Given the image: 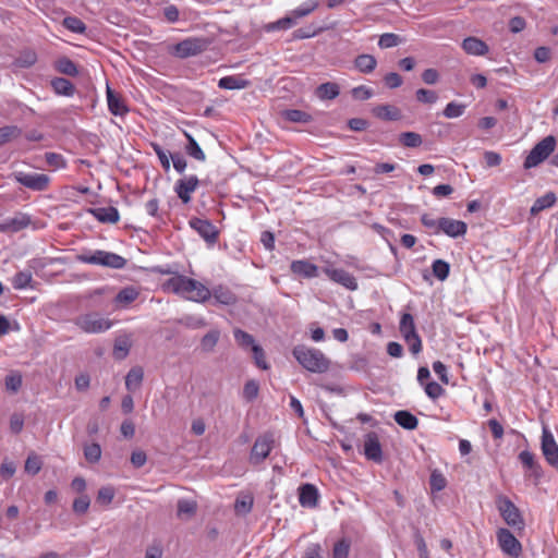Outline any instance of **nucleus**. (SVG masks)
Wrapping results in <instances>:
<instances>
[{
  "label": "nucleus",
  "instance_id": "f257e3e1",
  "mask_svg": "<svg viewBox=\"0 0 558 558\" xmlns=\"http://www.w3.org/2000/svg\"><path fill=\"white\" fill-rule=\"evenodd\" d=\"M165 288L194 302H205L211 296V292L206 286L183 275H177L168 279Z\"/></svg>",
  "mask_w": 558,
  "mask_h": 558
},
{
  "label": "nucleus",
  "instance_id": "f03ea898",
  "mask_svg": "<svg viewBox=\"0 0 558 558\" xmlns=\"http://www.w3.org/2000/svg\"><path fill=\"white\" fill-rule=\"evenodd\" d=\"M294 359L308 372L322 374L329 369L330 361L318 349L300 344L292 350Z\"/></svg>",
  "mask_w": 558,
  "mask_h": 558
},
{
  "label": "nucleus",
  "instance_id": "7ed1b4c3",
  "mask_svg": "<svg viewBox=\"0 0 558 558\" xmlns=\"http://www.w3.org/2000/svg\"><path fill=\"white\" fill-rule=\"evenodd\" d=\"M210 40L205 37H189L169 47V53L179 59L195 57L208 49Z\"/></svg>",
  "mask_w": 558,
  "mask_h": 558
},
{
  "label": "nucleus",
  "instance_id": "20e7f679",
  "mask_svg": "<svg viewBox=\"0 0 558 558\" xmlns=\"http://www.w3.org/2000/svg\"><path fill=\"white\" fill-rule=\"evenodd\" d=\"M73 323L86 333H100L112 326L111 320L102 317L97 312L78 315L74 318Z\"/></svg>",
  "mask_w": 558,
  "mask_h": 558
},
{
  "label": "nucleus",
  "instance_id": "39448f33",
  "mask_svg": "<svg viewBox=\"0 0 558 558\" xmlns=\"http://www.w3.org/2000/svg\"><path fill=\"white\" fill-rule=\"evenodd\" d=\"M556 138L551 135L538 142L526 156L523 167L531 169L543 162L555 149Z\"/></svg>",
  "mask_w": 558,
  "mask_h": 558
},
{
  "label": "nucleus",
  "instance_id": "423d86ee",
  "mask_svg": "<svg viewBox=\"0 0 558 558\" xmlns=\"http://www.w3.org/2000/svg\"><path fill=\"white\" fill-rule=\"evenodd\" d=\"M497 508L506 523L512 527L523 529L524 521L519 508L506 496H499Z\"/></svg>",
  "mask_w": 558,
  "mask_h": 558
},
{
  "label": "nucleus",
  "instance_id": "0eeeda50",
  "mask_svg": "<svg viewBox=\"0 0 558 558\" xmlns=\"http://www.w3.org/2000/svg\"><path fill=\"white\" fill-rule=\"evenodd\" d=\"M13 178L16 182L32 191H46L49 186L50 179L44 173H27L23 171H16L13 173Z\"/></svg>",
  "mask_w": 558,
  "mask_h": 558
},
{
  "label": "nucleus",
  "instance_id": "6e6552de",
  "mask_svg": "<svg viewBox=\"0 0 558 558\" xmlns=\"http://www.w3.org/2000/svg\"><path fill=\"white\" fill-rule=\"evenodd\" d=\"M190 227L195 230L208 245H214L219 239V230L208 219L193 217L189 220Z\"/></svg>",
  "mask_w": 558,
  "mask_h": 558
},
{
  "label": "nucleus",
  "instance_id": "1a4fd4ad",
  "mask_svg": "<svg viewBox=\"0 0 558 558\" xmlns=\"http://www.w3.org/2000/svg\"><path fill=\"white\" fill-rule=\"evenodd\" d=\"M275 439L271 433H265L258 436L252 447L250 460L253 464H259L270 453L274 448Z\"/></svg>",
  "mask_w": 558,
  "mask_h": 558
},
{
  "label": "nucleus",
  "instance_id": "9d476101",
  "mask_svg": "<svg viewBox=\"0 0 558 558\" xmlns=\"http://www.w3.org/2000/svg\"><path fill=\"white\" fill-rule=\"evenodd\" d=\"M497 541L501 550L512 557L518 558L522 554V545L515 536L507 529H499L497 532Z\"/></svg>",
  "mask_w": 558,
  "mask_h": 558
},
{
  "label": "nucleus",
  "instance_id": "9b49d317",
  "mask_svg": "<svg viewBox=\"0 0 558 558\" xmlns=\"http://www.w3.org/2000/svg\"><path fill=\"white\" fill-rule=\"evenodd\" d=\"M541 448L548 464L558 470V445L547 427H543Z\"/></svg>",
  "mask_w": 558,
  "mask_h": 558
},
{
  "label": "nucleus",
  "instance_id": "f8f14e48",
  "mask_svg": "<svg viewBox=\"0 0 558 558\" xmlns=\"http://www.w3.org/2000/svg\"><path fill=\"white\" fill-rule=\"evenodd\" d=\"M199 180L196 175L184 177L177 181L174 192L183 204L191 202V194L197 189Z\"/></svg>",
  "mask_w": 558,
  "mask_h": 558
},
{
  "label": "nucleus",
  "instance_id": "ddd939ff",
  "mask_svg": "<svg viewBox=\"0 0 558 558\" xmlns=\"http://www.w3.org/2000/svg\"><path fill=\"white\" fill-rule=\"evenodd\" d=\"M364 454L367 460L376 463H380L383 461L381 445L378 435L375 432H369L365 435Z\"/></svg>",
  "mask_w": 558,
  "mask_h": 558
},
{
  "label": "nucleus",
  "instance_id": "4468645a",
  "mask_svg": "<svg viewBox=\"0 0 558 558\" xmlns=\"http://www.w3.org/2000/svg\"><path fill=\"white\" fill-rule=\"evenodd\" d=\"M438 230L450 238H458L466 233L468 226L462 220L442 217L439 218Z\"/></svg>",
  "mask_w": 558,
  "mask_h": 558
},
{
  "label": "nucleus",
  "instance_id": "2eb2a0df",
  "mask_svg": "<svg viewBox=\"0 0 558 558\" xmlns=\"http://www.w3.org/2000/svg\"><path fill=\"white\" fill-rule=\"evenodd\" d=\"M325 272L332 281L343 286L344 288L352 291L357 289L356 279L347 270L338 268H326Z\"/></svg>",
  "mask_w": 558,
  "mask_h": 558
},
{
  "label": "nucleus",
  "instance_id": "dca6fc26",
  "mask_svg": "<svg viewBox=\"0 0 558 558\" xmlns=\"http://www.w3.org/2000/svg\"><path fill=\"white\" fill-rule=\"evenodd\" d=\"M31 223V217L26 214H16L0 223V231L8 233L19 232Z\"/></svg>",
  "mask_w": 558,
  "mask_h": 558
},
{
  "label": "nucleus",
  "instance_id": "f3484780",
  "mask_svg": "<svg viewBox=\"0 0 558 558\" xmlns=\"http://www.w3.org/2000/svg\"><path fill=\"white\" fill-rule=\"evenodd\" d=\"M319 498L318 489L315 485L306 483L299 487V502L304 508H314Z\"/></svg>",
  "mask_w": 558,
  "mask_h": 558
},
{
  "label": "nucleus",
  "instance_id": "a211bd4d",
  "mask_svg": "<svg viewBox=\"0 0 558 558\" xmlns=\"http://www.w3.org/2000/svg\"><path fill=\"white\" fill-rule=\"evenodd\" d=\"M519 460L523 466L530 471V476H532L534 478V483L537 484L543 476V470L539 463L535 460V456L529 450H523L519 454Z\"/></svg>",
  "mask_w": 558,
  "mask_h": 558
},
{
  "label": "nucleus",
  "instance_id": "6ab92c4d",
  "mask_svg": "<svg viewBox=\"0 0 558 558\" xmlns=\"http://www.w3.org/2000/svg\"><path fill=\"white\" fill-rule=\"evenodd\" d=\"M126 259L116 253L98 250V266L122 269L126 265Z\"/></svg>",
  "mask_w": 558,
  "mask_h": 558
},
{
  "label": "nucleus",
  "instance_id": "aec40b11",
  "mask_svg": "<svg viewBox=\"0 0 558 558\" xmlns=\"http://www.w3.org/2000/svg\"><path fill=\"white\" fill-rule=\"evenodd\" d=\"M107 102L108 109L113 116H124L129 112V108L122 97L109 86H107Z\"/></svg>",
  "mask_w": 558,
  "mask_h": 558
},
{
  "label": "nucleus",
  "instance_id": "412c9836",
  "mask_svg": "<svg viewBox=\"0 0 558 558\" xmlns=\"http://www.w3.org/2000/svg\"><path fill=\"white\" fill-rule=\"evenodd\" d=\"M290 268L294 275L303 278H315L318 276V267L305 259L293 260Z\"/></svg>",
  "mask_w": 558,
  "mask_h": 558
},
{
  "label": "nucleus",
  "instance_id": "4be33fe9",
  "mask_svg": "<svg viewBox=\"0 0 558 558\" xmlns=\"http://www.w3.org/2000/svg\"><path fill=\"white\" fill-rule=\"evenodd\" d=\"M88 213L102 223H116L120 218L118 209L113 206L89 208Z\"/></svg>",
  "mask_w": 558,
  "mask_h": 558
},
{
  "label": "nucleus",
  "instance_id": "5701e85b",
  "mask_svg": "<svg viewBox=\"0 0 558 558\" xmlns=\"http://www.w3.org/2000/svg\"><path fill=\"white\" fill-rule=\"evenodd\" d=\"M462 48L468 54L484 56L488 52L489 48L485 41L477 37H466L462 41Z\"/></svg>",
  "mask_w": 558,
  "mask_h": 558
},
{
  "label": "nucleus",
  "instance_id": "b1692460",
  "mask_svg": "<svg viewBox=\"0 0 558 558\" xmlns=\"http://www.w3.org/2000/svg\"><path fill=\"white\" fill-rule=\"evenodd\" d=\"M373 114L385 121H398L401 119V110L393 105H378L373 108Z\"/></svg>",
  "mask_w": 558,
  "mask_h": 558
},
{
  "label": "nucleus",
  "instance_id": "393cba45",
  "mask_svg": "<svg viewBox=\"0 0 558 558\" xmlns=\"http://www.w3.org/2000/svg\"><path fill=\"white\" fill-rule=\"evenodd\" d=\"M50 85L57 95L65 97H72L76 90L74 84L64 77L52 78Z\"/></svg>",
  "mask_w": 558,
  "mask_h": 558
},
{
  "label": "nucleus",
  "instance_id": "a878e982",
  "mask_svg": "<svg viewBox=\"0 0 558 558\" xmlns=\"http://www.w3.org/2000/svg\"><path fill=\"white\" fill-rule=\"evenodd\" d=\"M250 81L239 75L223 76L218 82V87L222 89H243L250 86Z\"/></svg>",
  "mask_w": 558,
  "mask_h": 558
},
{
  "label": "nucleus",
  "instance_id": "bb28decb",
  "mask_svg": "<svg viewBox=\"0 0 558 558\" xmlns=\"http://www.w3.org/2000/svg\"><path fill=\"white\" fill-rule=\"evenodd\" d=\"M393 418L398 425L408 430H413L418 425L417 417L407 410L397 411Z\"/></svg>",
  "mask_w": 558,
  "mask_h": 558
},
{
  "label": "nucleus",
  "instance_id": "cd10ccee",
  "mask_svg": "<svg viewBox=\"0 0 558 558\" xmlns=\"http://www.w3.org/2000/svg\"><path fill=\"white\" fill-rule=\"evenodd\" d=\"M354 66L361 73L368 74V73H372L376 69L377 60L372 54H367V53L359 54L354 59Z\"/></svg>",
  "mask_w": 558,
  "mask_h": 558
},
{
  "label": "nucleus",
  "instance_id": "c85d7f7f",
  "mask_svg": "<svg viewBox=\"0 0 558 558\" xmlns=\"http://www.w3.org/2000/svg\"><path fill=\"white\" fill-rule=\"evenodd\" d=\"M144 371L141 366L132 367L125 376V388L129 391H136L143 381Z\"/></svg>",
  "mask_w": 558,
  "mask_h": 558
},
{
  "label": "nucleus",
  "instance_id": "c756f323",
  "mask_svg": "<svg viewBox=\"0 0 558 558\" xmlns=\"http://www.w3.org/2000/svg\"><path fill=\"white\" fill-rule=\"evenodd\" d=\"M281 117L292 123L307 124L313 121V117L310 113L299 109H286L281 111Z\"/></svg>",
  "mask_w": 558,
  "mask_h": 558
},
{
  "label": "nucleus",
  "instance_id": "7c9ffc66",
  "mask_svg": "<svg viewBox=\"0 0 558 558\" xmlns=\"http://www.w3.org/2000/svg\"><path fill=\"white\" fill-rule=\"evenodd\" d=\"M184 135L187 140V144L184 146V151L190 157L194 158L197 161L204 162L206 160V155L196 142V140L189 134L187 132H184Z\"/></svg>",
  "mask_w": 558,
  "mask_h": 558
},
{
  "label": "nucleus",
  "instance_id": "2f4dec72",
  "mask_svg": "<svg viewBox=\"0 0 558 558\" xmlns=\"http://www.w3.org/2000/svg\"><path fill=\"white\" fill-rule=\"evenodd\" d=\"M210 292L217 303L232 305L236 302L235 294L223 286H218Z\"/></svg>",
  "mask_w": 558,
  "mask_h": 558
},
{
  "label": "nucleus",
  "instance_id": "473e14b6",
  "mask_svg": "<svg viewBox=\"0 0 558 558\" xmlns=\"http://www.w3.org/2000/svg\"><path fill=\"white\" fill-rule=\"evenodd\" d=\"M556 195L554 192H547L545 195L538 197L534 204L532 205L530 213L533 216H536L544 209L550 208L556 203Z\"/></svg>",
  "mask_w": 558,
  "mask_h": 558
},
{
  "label": "nucleus",
  "instance_id": "72a5a7b5",
  "mask_svg": "<svg viewBox=\"0 0 558 558\" xmlns=\"http://www.w3.org/2000/svg\"><path fill=\"white\" fill-rule=\"evenodd\" d=\"M54 68L58 72L68 76L75 77L80 74L77 65L68 57L58 59L54 63Z\"/></svg>",
  "mask_w": 558,
  "mask_h": 558
},
{
  "label": "nucleus",
  "instance_id": "f704fd0d",
  "mask_svg": "<svg viewBox=\"0 0 558 558\" xmlns=\"http://www.w3.org/2000/svg\"><path fill=\"white\" fill-rule=\"evenodd\" d=\"M339 94V85L332 82L323 83L316 88V96L323 100L335 99Z\"/></svg>",
  "mask_w": 558,
  "mask_h": 558
},
{
  "label": "nucleus",
  "instance_id": "c9c22d12",
  "mask_svg": "<svg viewBox=\"0 0 558 558\" xmlns=\"http://www.w3.org/2000/svg\"><path fill=\"white\" fill-rule=\"evenodd\" d=\"M399 330L403 338L417 333L414 317L410 313L402 314L399 323Z\"/></svg>",
  "mask_w": 558,
  "mask_h": 558
},
{
  "label": "nucleus",
  "instance_id": "e433bc0d",
  "mask_svg": "<svg viewBox=\"0 0 558 558\" xmlns=\"http://www.w3.org/2000/svg\"><path fill=\"white\" fill-rule=\"evenodd\" d=\"M220 338L218 329H211L201 339V348L204 352H213Z\"/></svg>",
  "mask_w": 558,
  "mask_h": 558
},
{
  "label": "nucleus",
  "instance_id": "4c0bfd02",
  "mask_svg": "<svg viewBox=\"0 0 558 558\" xmlns=\"http://www.w3.org/2000/svg\"><path fill=\"white\" fill-rule=\"evenodd\" d=\"M399 143L408 148H415L422 145L423 138L415 132H402L399 134Z\"/></svg>",
  "mask_w": 558,
  "mask_h": 558
},
{
  "label": "nucleus",
  "instance_id": "58836bf2",
  "mask_svg": "<svg viewBox=\"0 0 558 558\" xmlns=\"http://www.w3.org/2000/svg\"><path fill=\"white\" fill-rule=\"evenodd\" d=\"M138 291L134 287L123 288L116 295V302L119 304L128 305L138 298Z\"/></svg>",
  "mask_w": 558,
  "mask_h": 558
},
{
  "label": "nucleus",
  "instance_id": "ea45409f",
  "mask_svg": "<svg viewBox=\"0 0 558 558\" xmlns=\"http://www.w3.org/2000/svg\"><path fill=\"white\" fill-rule=\"evenodd\" d=\"M233 336H234L236 343L243 349H247V348L253 349L254 345H257L255 343L254 337L240 328H235L233 330Z\"/></svg>",
  "mask_w": 558,
  "mask_h": 558
},
{
  "label": "nucleus",
  "instance_id": "a19ab883",
  "mask_svg": "<svg viewBox=\"0 0 558 558\" xmlns=\"http://www.w3.org/2000/svg\"><path fill=\"white\" fill-rule=\"evenodd\" d=\"M22 134V130L16 125H5L0 128V146L17 138Z\"/></svg>",
  "mask_w": 558,
  "mask_h": 558
},
{
  "label": "nucleus",
  "instance_id": "79ce46f5",
  "mask_svg": "<svg viewBox=\"0 0 558 558\" xmlns=\"http://www.w3.org/2000/svg\"><path fill=\"white\" fill-rule=\"evenodd\" d=\"M317 7H318V2L316 0H310L305 3H303L302 5H300L299 8L294 9L293 11H291L290 15L294 19V22L296 23V21L299 19L307 16Z\"/></svg>",
  "mask_w": 558,
  "mask_h": 558
},
{
  "label": "nucleus",
  "instance_id": "37998d69",
  "mask_svg": "<svg viewBox=\"0 0 558 558\" xmlns=\"http://www.w3.org/2000/svg\"><path fill=\"white\" fill-rule=\"evenodd\" d=\"M33 281V276L31 271H19L12 279L13 288L16 290H22L28 287H32L31 283Z\"/></svg>",
  "mask_w": 558,
  "mask_h": 558
},
{
  "label": "nucleus",
  "instance_id": "c03bdc74",
  "mask_svg": "<svg viewBox=\"0 0 558 558\" xmlns=\"http://www.w3.org/2000/svg\"><path fill=\"white\" fill-rule=\"evenodd\" d=\"M295 24L294 19L291 15H287L282 19H279L276 22L268 23L265 25L266 32H275L280 29H289Z\"/></svg>",
  "mask_w": 558,
  "mask_h": 558
},
{
  "label": "nucleus",
  "instance_id": "a18cd8bd",
  "mask_svg": "<svg viewBox=\"0 0 558 558\" xmlns=\"http://www.w3.org/2000/svg\"><path fill=\"white\" fill-rule=\"evenodd\" d=\"M114 495L116 490L112 486H104L97 493L96 502L101 506H108L112 502Z\"/></svg>",
  "mask_w": 558,
  "mask_h": 558
},
{
  "label": "nucleus",
  "instance_id": "49530a36",
  "mask_svg": "<svg viewBox=\"0 0 558 558\" xmlns=\"http://www.w3.org/2000/svg\"><path fill=\"white\" fill-rule=\"evenodd\" d=\"M177 514L179 518L192 517L196 512V502L192 500L181 499L178 501Z\"/></svg>",
  "mask_w": 558,
  "mask_h": 558
},
{
  "label": "nucleus",
  "instance_id": "de8ad7c7",
  "mask_svg": "<svg viewBox=\"0 0 558 558\" xmlns=\"http://www.w3.org/2000/svg\"><path fill=\"white\" fill-rule=\"evenodd\" d=\"M180 324L190 329H199L207 326L204 317L196 315H186L180 319Z\"/></svg>",
  "mask_w": 558,
  "mask_h": 558
},
{
  "label": "nucleus",
  "instance_id": "09e8293b",
  "mask_svg": "<svg viewBox=\"0 0 558 558\" xmlns=\"http://www.w3.org/2000/svg\"><path fill=\"white\" fill-rule=\"evenodd\" d=\"M432 268H433L434 276L436 278H438L439 280L442 281L448 278L449 271H450V266L447 262H445L442 259H436V260H434Z\"/></svg>",
  "mask_w": 558,
  "mask_h": 558
},
{
  "label": "nucleus",
  "instance_id": "8fccbe9b",
  "mask_svg": "<svg viewBox=\"0 0 558 558\" xmlns=\"http://www.w3.org/2000/svg\"><path fill=\"white\" fill-rule=\"evenodd\" d=\"M402 43V38L393 33H386L379 37L378 46L381 49H388L398 46Z\"/></svg>",
  "mask_w": 558,
  "mask_h": 558
},
{
  "label": "nucleus",
  "instance_id": "3c124183",
  "mask_svg": "<svg viewBox=\"0 0 558 558\" xmlns=\"http://www.w3.org/2000/svg\"><path fill=\"white\" fill-rule=\"evenodd\" d=\"M63 25L71 32L76 34H84L86 25L84 22L76 16H68L63 20Z\"/></svg>",
  "mask_w": 558,
  "mask_h": 558
},
{
  "label": "nucleus",
  "instance_id": "603ef678",
  "mask_svg": "<svg viewBox=\"0 0 558 558\" xmlns=\"http://www.w3.org/2000/svg\"><path fill=\"white\" fill-rule=\"evenodd\" d=\"M429 485L433 492H440L447 486V480L441 472L434 470L429 477Z\"/></svg>",
  "mask_w": 558,
  "mask_h": 558
},
{
  "label": "nucleus",
  "instance_id": "864d4df0",
  "mask_svg": "<svg viewBox=\"0 0 558 558\" xmlns=\"http://www.w3.org/2000/svg\"><path fill=\"white\" fill-rule=\"evenodd\" d=\"M90 506V498L86 494L80 495L77 498L73 501V511L76 514H85L88 511V508Z\"/></svg>",
  "mask_w": 558,
  "mask_h": 558
},
{
  "label": "nucleus",
  "instance_id": "5fc2aeb1",
  "mask_svg": "<svg viewBox=\"0 0 558 558\" xmlns=\"http://www.w3.org/2000/svg\"><path fill=\"white\" fill-rule=\"evenodd\" d=\"M43 466L40 457L35 453H31L25 461V471L32 475H36Z\"/></svg>",
  "mask_w": 558,
  "mask_h": 558
},
{
  "label": "nucleus",
  "instance_id": "6e6d98bb",
  "mask_svg": "<svg viewBox=\"0 0 558 558\" xmlns=\"http://www.w3.org/2000/svg\"><path fill=\"white\" fill-rule=\"evenodd\" d=\"M84 457L90 463H96L100 460L101 448L97 442L85 446Z\"/></svg>",
  "mask_w": 558,
  "mask_h": 558
},
{
  "label": "nucleus",
  "instance_id": "4d7b16f0",
  "mask_svg": "<svg viewBox=\"0 0 558 558\" xmlns=\"http://www.w3.org/2000/svg\"><path fill=\"white\" fill-rule=\"evenodd\" d=\"M350 545V541L347 538L338 541L332 549V558H348Z\"/></svg>",
  "mask_w": 558,
  "mask_h": 558
},
{
  "label": "nucleus",
  "instance_id": "13d9d810",
  "mask_svg": "<svg viewBox=\"0 0 558 558\" xmlns=\"http://www.w3.org/2000/svg\"><path fill=\"white\" fill-rule=\"evenodd\" d=\"M465 111V105L454 101L449 102L444 109V116L448 119L461 117Z\"/></svg>",
  "mask_w": 558,
  "mask_h": 558
},
{
  "label": "nucleus",
  "instance_id": "bf43d9fd",
  "mask_svg": "<svg viewBox=\"0 0 558 558\" xmlns=\"http://www.w3.org/2000/svg\"><path fill=\"white\" fill-rule=\"evenodd\" d=\"M416 100L422 104H435L438 99V95L435 90L420 88L415 93Z\"/></svg>",
  "mask_w": 558,
  "mask_h": 558
},
{
  "label": "nucleus",
  "instance_id": "052dcab7",
  "mask_svg": "<svg viewBox=\"0 0 558 558\" xmlns=\"http://www.w3.org/2000/svg\"><path fill=\"white\" fill-rule=\"evenodd\" d=\"M253 507V497L244 496L242 498H238L234 504V509L238 514H247L251 512Z\"/></svg>",
  "mask_w": 558,
  "mask_h": 558
},
{
  "label": "nucleus",
  "instance_id": "680f3d73",
  "mask_svg": "<svg viewBox=\"0 0 558 558\" xmlns=\"http://www.w3.org/2000/svg\"><path fill=\"white\" fill-rule=\"evenodd\" d=\"M259 391V385L255 380H248L245 383L243 388V398L251 402L257 398Z\"/></svg>",
  "mask_w": 558,
  "mask_h": 558
},
{
  "label": "nucleus",
  "instance_id": "e2e57ef3",
  "mask_svg": "<svg viewBox=\"0 0 558 558\" xmlns=\"http://www.w3.org/2000/svg\"><path fill=\"white\" fill-rule=\"evenodd\" d=\"M22 386V376L17 372H13L5 377V388L9 391L17 392Z\"/></svg>",
  "mask_w": 558,
  "mask_h": 558
},
{
  "label": "nucleus",
  "instance_id": "0e129e2a",
  "mask_svg": "<svg viewBox=\"0 0 558 558\" xmlns=\"http://www.w3.org/2000/svg\"><path fill=\"white\" fill-rule=\"evenodd\" d=\"M425 392L426 395L436 400L445 393V389L436 381H429L425 384Z\"/></svg>",
  "mask_w": 558,
  "mask_h": 558
},
{
  "label": "nucleus",
  "instance_id": "69168bd1",
  "mask_svg": "<svg viewBox=\"0 0 558 558\" xmlns=\"http://www.w3.org/2000/svg\"><path fill=\"white\" fill-rule=\"evenodd\" d=\"M403 339L412 354L416 355L422 351V339L418 333L409 336L408 338Z\"/></svg>",
  "mask_w": 558,
  "mask_h": 558
},
{
  "label": "nucleus",
  "instance_id": "338daca9",
  "mask_svg": "<svg viewBox=\"0 0 558 558\" xmlns=\"http://www.w3.org/2000/svg\"><path fill=\"white\" fill-rule=\"evenodd\" d=\"M130 344L128 341H117L113 347V355L117 360H123L129 354Z\"/></svg>",
  "mask_w": 558,
  "mask_h": 558
},
{
  "label": "nucleus",
  "instance_id": "774afa93",
  "mask_svg": "<svg viewBox=\"0 0 558 558\" xmlns=\"http://www.w3.org/2000/svg\"><path fill=\"white\" fill-rule=\"evenodd\" d=\"M170 158L173 163V168L177 170V172L182 174L187 167V162H186L185 158L183 157V155L180 153H173V154H170Z\"/></svg>",
  "mask_w": 558,
  "mask_h": 558
}]
</instances>
